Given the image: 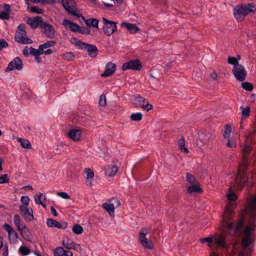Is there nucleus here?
Instances as JSON below:
<instances>
[{"label": "nucleus", "instance_id": "3", "mask_svg": "<svg viewBox=\"0 0 256 256\" xmlns=\"http://www.w3.org/2000/svg\"><path fill=\"white\" fill-rule=\"evenodd\" d=\"M256 8L252 4H242L236 6L234 8V16L238 22H242L246 16L250 13H254Z\"/></svg>", "mask_w": 256, "mask_h": 256}, {"label": "nucleus", "instance_id": "1", "mask_svg": "<svg viewBox=\"0 0 256 256\" xmlns=\"http://www.w3.org/2000/svg\"><path fill=\"white\" fill-rule=\"evenodd\" d=\"M252 140L250 139L248 136L246 138V142L244 148H242V162L240 164L238 168L237 176L236 178V184L238 188L242 190L244 186H252L253 182H249L250 178H253V174L252 172L248 174L247 170L249 163L248 162V156L250 152L252 150L250 146Z\"/></svg>", "mask_w": 256, "mask_h": 256}, {"label": "nucleus", "instance_id": "55", "mask_svg": "<svg viewBox=\"0 0 256 256\" xmlns=\"http://www.w3.org/2000/svg\"><path fill=\"white\" fill-rule=\"evenodd\" d=\"M38 2L42 4H54L56 2V0H38Z\"/></svg>", "mask_w": 256, "mask_h": 256}, {"label": "nucleus", "instance_id": "22", "mask_svg": "<svg viewBox=\"0 0 256 256\" xmlns=\"http://www.w3.org/2000/svg\"><path fill=\"white\" fill-rule=\"evenodd\" d=\"M214 134L213 131L204 130L199 134V138L204 144H208L212 139Z\"/></svg>", "mask_w": 256, "mask_h": 256}, {"label": "nucleus", "instance_id": "12", "mask_svg": "<svg viewBox=\"0 0 256 256\" xmlns=\"http://www.w3.org/2000/svg\"><path fill=\"white\" fill-rule=\"evenodd\" d=\"M142 68V64L140 61L138 60H130L128 62L124 63L122 66V70H140Z\"/></svg>", "mask_w": 256, "mask_h": 256}, {"label": "nucleus", "instance_id": "43", "mask_svg": "<svg viewBox=\"0 0 256 256\" xmlns=\"http://www.w3.org/2000/svg\"><path fill=\"white\" fill-rule=\"evenodd\" d=\"M19 252L22 256H27L30 254V250L25 246H20Z\"/></svg>", "mask_w": 256, "mask_h": 256}, {"label": "nucleus", "instance_id": "40", "mask_svg": "<svg viewBox=\"0 0 256 256\" xmlns=\"http://www.w3.org/2000/svg\"><path fill=\"white\" fill-rule=\"evenodd\" d=\"M186 175L187 182H188L190 184L192 185L196 184V180L194 176L191 174L189 172L186 173Z\"/></svg>", "mask_w": 256, "mask_h": 256}, {"label": "nucleus", "instance_id": "46", "mask_svg": "<svg viewBox=\"0 0 256 256\" xmlns=\"http://www.w3.org/2000/svg\"><path fill=\"white\" fill-rule=\"evenodd\" d=\"M78 32L82 34L88 35L90 34V30L86 26H84L82 28L80 27Z\"/></svg>", "mask_w": 256, "mask_h": 256}, {"label": "nucleus", "instance_id": "52", "mask_svg": "<svg viewBox=\"0 0 256 256\" xmlns=\"http://www.w3.org/2000/svg\"><path fill=\"white\" fill-rule=\"evenodd\" d=\"M21 202L24 204L23 206H28L30 202V198L28 196H22L20 198Z\"/></svg>", "mask_w": 256, "mask_h": 256}, {"label": "nucleus", "instance_id": "11", "mask_svg": "<svg viewBox=\"0 0 256 256\" xmlns=\"http://www.w3.org/2000/svg\"><path fill=\"white\" fill-rule=\"evenodd\" d=\"M250 218V214H245V208L242 210L240 218L238 220L236 226L234 228V235H236L239 233H242L244 225V222L246 219L248 220Z\"/></svg>", "mask_w": 256, "mask_h": 256}, {"label": "nucleus", "instance_id": "26", "mask_svg": "<svg viewBox=\"0 0 256 256\" xmlns=\"http://www.w3.org/2000/svg\"><path fill=\"white\" fill-rule=\"evenodd\" d=\"M4 11L0 13V18L2 20H8L11 12L10 5L4 4L3 5Z\"/></svg>", "mask_w": 256, "mask_h": 256}, {"label": "nucleus", "instance_id": "53", "mask_svg": "<svg viewBox=\"0 0 256 256\" xmlns=\"http://www.w3.org/2000/svg\"><path fill=\"white\" fill-rule=\"evenodd\" d=\"M158 69L155 67H152L150 70V76L153 78H156L158 76Z\"/></svg>", "mask_w": 256, "mask_h": 256}, {"label": "nucleus", "instance_id": "34", "mask_svg": "<svg viewBox=\"0 0 256 256\" xmlns=\"http://www.w3.org/2000/svg\"><path fill=\"white\" fill-rule=\"evenodd\" d=\"M8 238L10 243L15 244L18 242V235L16 232L14 230L8 234Z\"/></svg>", "mask_w": 256, "mask_h": 256}, {"label": "nucleus", "instance_id": "4", "mask_svg": "<svg viewBox=\"0 0 256 256\" xmlns=\"http://www.w3.org/2000/svg\"><path fill=\"white\" fill-rule=\"evenodd\" d=\"M228 62L234 66L232 72L236 79L239 82H244L246 80L247 73L244 66L239 64L238 59L236 57L230 56L228 58Z\"/></svg>", "mask_w": 256, "mask_h": 256}, {"label": "nucleus", "instance_id": "7", "mask_svg": "<svg viewBox=\"0 0 256 256\" xmlns=\"http://www.w3.org/2000/svg\"><path fill=\"white\" fill-rule=\"evenodd\" d=\"M24 24H20L18 26V32L16 34L15 40L22 44H29L32 43L31 39L26 36Z\"/></svg>", "mask_w": 256, "mask_h": 256}, {"label": "nucleus", "instance_id": "27", "mask_svg": "<svg viewBox=\"0 0 256 256\" xmlns=\"http://www.w3.org/2000/svg\"><path fill=\"white\" fill-rule=\"evenodd\" d=\"M80 17H81L82 19L84 21L86 26H92L93 27L98 28L99 20L98 19L94 18H90L86 20L84 16L82 14L80 16Z\"/></svg>", "mask_w": 256, "mask_h": 256}, {"label": "nucleus", "instance_id": "8", "mask_svg": "<svg viewBox=\"0 0 256 256\" xmlns=\"http://www.w3.org/2000/svg\"><path fill=\"white\" fill-rule=\"evenodd\" d=\"M214 241L216 247L220 249L223 252H226L228 251L230 244L226 239L225 234H221L216 236L214 238Z\"/></svg>", "mask_w": 256, "mask_h": 256}, {"label": "nucleus", "instance_id": "32", "mask_svg": "<svg viewBox=\"0 0 256 256\" xmlns=\"http://www.w3.org/2000/svg\"><path fill=\"white\" fill-rule=\"evenodd\" d=\"M26 4L28 5V10H29L30 12L38 14H42L44 12V10L39 8L38 6H32L30 8V4L28 2H26Z\"/></svg>", "mask_w": 256, "mask_h": 256}, {"label": "nucleus", "instance_id": "58", "mask_svg": "<svg viewBox=\"0 0 256 256\" xmlns=\"http://www.w3.org/2000/svg\"><path fill=\"white\" fill-rule=\"evenodd\" d=\"M44 48L42 46V44L38 46V49L36 50V54L40 56L42 54H44Z\"/></svg>", "mask_w": 256, "mask_h": 256}, {"label": "nucleus", "instance_id": "54", "mask_svg": "<svg viewBox=\"0 0 256 256\" xmlns=\"http://www.w3.org/2000/svg\"><path fill=\"white\" fill-rule=\"evenodd\" d=\"M8 43L3 38L0 39V50L6 48L8 46Z\"/></svg>", "mask_w": 256, "mask_h": 256}, {"label": "nucleus", "instance_id": "44", "mask_svg": "<svg viewBox=\"0 0 256 256\" xmlns=\"http://www.w3.org/2000/svg\"><path fill=\"white\" fill-rule=\"evenodd\" d=\"M69 28L71 31L78 32L79 31L80 26L76 23L72 22L70 26H69Z\"/></svg>", "mask_w": 256, "mask_h": 256}, {"label": "nucleus", "instance_id": "15", "mask_svg": "<svg viewBox=\"0 0 256 256\" xmlns=\"http://www.w3.org/2000/svg\"><path fill=\"white\" fill-rule=\"evenodd\" d=\"M40 28L43 29V33L49 38H53L55 36L56 30L54 26L46 22H44L40 25Z\"/></svg>", "mask_w": 256, "mask_h": 256}, {"label": "nucleus", "instance_id": "20", "mask_svg": "<svg viewBox=\"0 0 256 256\" xmlns=\"http://www.w3.org/2000/svg\"><path fill=\"white\" fill-rule=\"evenodd\" d=\"M74 0H62V1L63 7L68 14L78 18H80L81 14H78L76 10H72L70 6V4H72Z\"/></svg>", "mask_w": 256, "mask_h": 256}, {"label": "nucleus", "instance_id": "10", "mask_svg": "<svg viewBox=\"0 0 256 256\" xmlns=\"http://www.w3.org/2000/svg\"><path fill=\"white\" fill-rule=\"evenodd\" d=\"M233 210L230 206H227L226 207L224 214L223 215L222 218V226H224L225 224H226L227 229L228 230H234V223L233 222L228 223V222L232 220L233 216Z\"/></svg>", "mask_w": 256, "mask_h": 256}, {"label": "nucleus", "instance_id": "16", "mask_svg": "<svg viewBox=\"0 0 256 256\" xmlns=\"http://www.w3.org/2000/svg\"><path fill=\"white\" fill-rule=\"evenodd\" d=\"M23 68V64L20 57L15 58L12 61L10 62L6 68V72H10L14 70H21Z\"/></svg>", "mask_w": 256, "mask_h": 256}, {"label": "nucleus", "instance_id": "61", "mask_svg": "<svg viewBox=\"0 0 256 256\" xmlns=\"http://www.w3.org/2000/svg\"><path fill=\"white\" fill-rule=\"evenodd\" d=\"M152 106L151 104H150L148 103L146 104H142V108H144V110H146V111H149L152 109Z\"/></svg>", "mask_w": 256, "mask_h": 256}, {"label": "nucleus", "instance_id": "24", "mask_svg": "<svg viewBox=\"0 0 256 256\" xmlns=\"http://www.w3.org/2000/svg\"><path fill=\"white\" fill-rule=\"evenodd\" d=\"M68 136L75 142L78 141L82 136V131L80 129H70L68 134Z\"/></svg>", "mask_w": 256, "mask_h": 256}, {"label": "nucleus", "instance_id": "31", "mask_svg": "<svg viewBox=\"0 0 256 256\" xmlns=\"http://www.w3.org/2000/svg\"><path fill=\"white\" fill-rule=\"evenodd\" d=\"M22 54L26 56H28V54L34 56L36 55V49L32 46H30L28 49V46H26L22 50Z\"/></svg>", "mask_w": 256, "mask_h": 256}, {"label": "nucleus", "instance_id": "51", "mask_svg": "<svg viewBox=\"0 0 256 256\" xmlns=\"http://www.w3.org/2000/svg\"><path fill=\"white\" fill-rule=\"evenodd\" d=\"M85 172L86 174V178L88 179L89 178H92L94 177V172L90 168H86Z\"/></svg>", "mask_w": 256, "mask_h": 256}, {"label": "nucleus", "instance_id": "50", "mask_svg": "<svg viewBox=\"0 0 256 256\" xmlns=\"http://www.w3.org/2000/svg\"><path fill=\"white\" fill-rule=\"evenodd\" d=\"M9 182V178L7 174H0V184H5Z\"/></svg>", "mask_w": 256, "mask_h": 256}, {"label": "nucleus", "instance_id": "29", "mask_svg": "<svg viewBox=\"0 0 256 256\" xmlns=\"http://www.w3.org/2000/svg\"><path fill=\"white\" fill-rule=\"evenodd\" d=\"M132 101L136 107L142 108V104L144 102L145 98L144 97L142 96L140 94H137L134 96Z\"/></svg>", "mask_w": 256, "mask_h": 256}, {"label": "nucleus", "instance_id": "35", "mask_svg": "<svg viewBox=\"0 0 256 256\" xmlns=\"http://www.w3.org/2000/svg\"><path fill=\"white\" fill-rule=\"evenodd\" d=\"M18 141L20 142L21 146L24 148L30 149L32 148V145L30 142L26 139L19 138Z\"/></svg>", "mask_w": 256, "mask_h": 256}, {"label": "nucleus", "instance_id": "49", "mask_svg": "<svg viewBox=\"0 0 256 256\" xmlns=\"http://www.w3.org/2000/svg\"><path fill=\"white\" fill-rule=\"evenodd\" d=\"M99 104L100 106L104 107L106 104V98L104 94L100 95L99 100Z\"/></svg>", "mask_w": 256, "mask_h": 256}, {"label": "nucleus", "instance_id": "57", "mask_svg": "<svg viewBox=\"0 0 256 256\" xmlns=\"http://www.w3.org/2000/svg\"><path fill=\"white\" fill-rule=\"evenodd\" d=\"M227 198L228 200H235L237 199L238 196L235 193L232 192L228 194Z\"/></svg>", "mask_w": 256, "mask_h": 256}, {"label": "nucleus", "instance_id": "2", "mask_svg": "<svg viewBox=\"0 0 256 256\" xmlns=\"http://www.w3.org/2000/svg\"><path fill=\"white\" fill-rule=\"evenodd\" d=\"M245 214H250L248 225L243 229L242 232L244 236H250L256 228V195L252 198L249 204L245 207Z\"/></svg>", "mask_w": 256, "mask_h": 256}, {"label": "nucleus", "instance_id": "42", "mask_svg": "<svg viewBox=\"0 0 256 256\" xmlns=\"http://www.w3.org/2000/svg\"><path fill=\"white\" fill-rule=\"evenodd\" d=\"M70 42L72 44L74 43V45L80 50L81 46H82L80 43H84L82 42L81 40H78V38L76 37H72L70 40Z\"/></svg>", "mask_w": 256, "mask_h": 256}, {"label": "nucleus", "instance_id": "36", "mask_svg": "<svg viewBox=\"0 0 256 256\" xmlns=\"http://www.w3.org/2000/svg\"><path fill=\"white\" fill-rule=\"evenodd\" d=\"M240 108L242 110V119L248 118L250 114V108L249 106H246V108H244V106H241Z\"/></svg>", "mask_w": 256, "mask_h": 256}, {"label": "nucleus", "instance_id": "5", "mask_svg": "<svg viewBox=\"0 0 256 256\" xmlns=\"http://www.w3.org/2000/svg\"><path fill=\"white\" fill-rule=\"evenodd\" d=\"M14 222L17 230L20 232V235L22 238L26 241L31 242L33 239L30 230L26 228V225H24L22 228L20 226V216L18 214H15L14 218Z\"/></svg>", "mask_w": 256, "mask_h": 256}, {"label": "nucleus", "instance_id": "18", "mask_svg": "<svg viewBox=\"0 0 256 256\" xmlns=\"http://www.w3.org/2000/svg\"><path fill=\"white\" fill-rule=\"evenodd\" d=\"M44 22L42 17L40 16H36L34 18L29 17L28 18L26 23L28 24L32 29H36L38 26L40 28V25Z\"/></svg>", "mask_w": 256, "mask_h": 256}, {"label": "nucleus", "instance_id": "62", "mask_svg": "<svg viewBox=\"0 0 256 256\" xmlns=\"http://www.w3.org/2000/svg\"><path fill=\"white\" fill-rule=\"evenodd\" d=\"M200 241L202 242H208L210 244L212 243V242H213L212 238L211 237H207V238H202L200 239Z\"/></svg>", "mask_w": 256, "mask_h": 256}, {"label": "nucleus", "instance_id": "25", "mask_svg": "<svg viewBox=\"0 0 256 256\" xmlns=\"http://www.w3.org/2000/svg\"><path fill=\"white\" fill-rule=\"evenodd\" d=\"M120 25L126 28L130 34H135L140 30L139 28L134 24L122 22Z\"/></svg>", "mask_w": 256, "mask_h": 256}, {"label": "nucleus", "instance_id": "37", "mask_svg": "<svg viewBox=\"0 0 256 256\" xmlns=\"http://www.w3.org/2000/svg\"><path fill=\"white\" fill-rule=\"evenodd\" d=\"M62 244L64 246V247H66L68 249H71L73 248L74 250H76L77 251H80L81 250V247L79 244H74V246H72L70 244H69L68 246V243H65V242L64 240H62Z\"/></svg>", "mask_w": 256, "mask_h": 256}, {"label": "nucleus", "instance_id": "30", "mask_svg": "<svg viewBox=\"0 0 256 256\" xmlns=\"http://www.w3.org/2000/svg\"><path fill=\"white\" fill-rule=\"evenodd\" d=\"M102 207L109 214L110 216H114V203L107 204L104 203L102 204Z\"/></svg>", "mask_w": 256, "mask_h": 256}, {"label": "nucleus", "instance_id": "19", "mask_svg": "<svg viewBox=\"0 0 256 256\" xmlns=\"http://www.w3.org/2000/svg\"><path fill=\"white\" fill-rule=\"evenodd\" d=\"M20 212L22 214L26 220L27 222H32L34 219L32 210L31 208L30 212L27 206H20Z\"/></svg>", "mask_w": 256, "mask_h": 256}, {"label": "nucleus", "instance_id": "56", "mask_svg": "<svg viewBox=\"0 0 256 256\" xmlns=\"http://www.w3.org/2000/svg\"><path fill=\"white\" fill-rule=\"evenodd\" d=\"M36 196L37 198L35 197V201L37 204H42V201L41 200V197L42 196H44V200H46L45 196H44L42 193H40L39 194H36Z\"/></svg>", "mask_w": 256, "mask_h": 256}, {"label": "nucleus", "instance_id": "59", "mask_svg": "<svg viewBox=\"0 0 256 256\" xmlns=\"http://www.w3.org/2000/svg\"><path fill=\"white\" fill-rule=\"evenodd\" d=\"M4 229L6 230L8 234L14 230V229L9 225V224L5 223L2 226Z\"/></svg>", "mask_w": 256, "mask_h": 256}, {"label": "nucleus", "instance_id": "21", "mask_svg": "<svg viewBox=\"0 0 256 256\" xmlns=\"http://www.w3.org/2000/svg\"><path fill=\"white\" fill-rule=\"evenodd\" d=\"M46 224L50 228H56L58 229L64 230L68 227V222H64L60 223L55 220L52 218H48L46 221Z\"/></svg>", "mask_w": 256, "mask_h": 256}, {"label": "nucleus", "instance_id": "48", "mask_svg": "<svg viewBox=\"0 0 256 256\" xmlns=\"http://www.w3.org/2000/svg\"><path fill=\"white\" fill-rule=\"evenodd\" d=\"M63 252L64 248L62 247H58L54 250V256H61Z\"/></svg>", "mask_w": 256, "mask_h": 256}, {"label": "nucleus", "instance_id": "17", "mask_svg": "<svg viewBox=\"0 0 256 256\" xmlns=\"http://www.w3.org/2000/svg\"><path fill=\"white\" fill-rule=\"evenodd\" d=\"M80 44L82 46L80 50H86L88 52V55L92 58H95L96 56L98 50L95 45L88 44L86 42L80 43Z\"/></svg>", "mask_w": 256, "mask_h": 256}, {"label": "nucleus", "instance_id": "39", "mask_svg": "<svg viewBox=\"0 0 256 256\" xmlns=\"http://www.w3.org/2000/svg\"><path fill=\"white\" fill-rule=\"evenodd\" d=\"M130 118L132 120L140 121L142 120V114L141 112L132 113Z\"/></svg>", "mask_w": 256, "mask_h": 256}, {"label": "nucleus", "instance_id": "14", "mask_svg": "<svg viewBox=\"0 0 256 256\" xmlns=\"http://www.w3.org/2000/svg\"><path fill=\"white\" fill-rule=\"evenodd\" d=\"M148 233V230L142 228L139 233V240L143 246L148 249L153 248V244L150 240L146 238V236Z\"/></svg>", "mask_w": 256, "mask_h": 256}, {"label": "nucleus", "instance_id": "63", "mask_svg": "<svg viewBox=\"0 0 256 256\" xmlns=\"http://www.w3.org/2000/svg\"><path fill=\"white\" fill-rule=\"evenodd\" d=\"M178 144L179 148H180L182 147L185 146V140L184 137H182L178 141Z\"/></svg>", "mask_w": 256, "mask_h": 256}, {"label": "nucleus", "instance_id": "23", "mask_svg": "<svg viewBox=\"0 0 256 256\" xmlns=\"http://www.w3.org/2000/svg\"><path fill=\"white\" fill-rule=\"evenodd\" d=\"M116 70V66L112 62H108L106 64L104 72L100 76L102 77H107L111 76Z\"/></svg>", "mask_w": 256, "mask_h": 256}, {"label": "nucleus", "instance_id": "13", "mask_svg": "<svg viewBox=\"0 0 256 256\" xmlns=\"http://www.w3.org/2000/svg\"><path fill=\"white\" fill-rule=\"evenodd\" d=\"M148 233V230L142 228L139 233V240L143 246L148 249L153 248V244L150 240L146 238V236Z\"/></svg>", "mask_w": 256, "mask_h": 256}, {"label": "nucleus", "instance_id": "6", "mask_svg": "<svg viewBox=\"0 0 256 256\" xmlns=\"http://www.w3.org/2000/svg\"><path fill=\"white\" fill-rule=\"evenodd\" d=\"M254 241V238L250 236H244L242 241L243 249L238 253V256H251L253 250V246L250 247H248V246Z\"/></svg>", "mask_w": 256, "mask_h": 256}, {"label": "nucleus", "instance_id": "41", "mask_svg": "<svg viewBox=\"0 0 256 256\" xmlns=\"http://www.w3.org/2000/svg\"><path fill=\"white\" fill-rule=\"evenodd\" d=\"M242 86L243 89L248 91H252L254 88L253 85L251 83L247 82H242Z\"/></svg>", "mask_w": 256, "mask_h": 256}, {"label": "nucleus", "instance_id": "64", "mask_svg": "<svg viewBox=\"0 0 256 256\" xmlns=\"http://www.w3.org/2000/svg\"><path fill=\"white\" fill-rule=\"evenodd\" d=\"M224 132L231 133L232 132V126L230 124H227L226 125Z\"/></svg>", "mask_w": 256, "mask_h": 256}, {"label": "nucleus", "instance_id": "45", "mask_svg": "<svg viewBox=\"0 0 256 256\" xmlns=\"http://www.w3.org/2000/svg\"><path fill=\"white\" fill-rule=\"evenodd\" d=\"M64 58L67 60H72L74 58V56L72 52H66L63 54Z\"/></svg>", "mask_w": 256, "mask_h": 256}, {"label": "nucleus", "instance_id": "60", "mask_svg": "<svg viewBox=\"0 0 256 256\" xmlns=\"http://www.w3.org/2000/svg\"><path fill=\"white\" fill-rule=\"evenodd\" d=\"M57 195L62 198L64 199H68L70 198L68 194L65 192H58Z\"/></svg>", "mask_w": 256, "mask_h": 256}, {"label": "nucleus", "instance_id": "33", "mask_svg": "<svg viewBox=\"0 0 256 256\" xmlns=\"http://www.w3.org/2000/svg\"><path fill=\"white\" fill-rule=\"evenodd\" d=\"M193 192H196L200 194L202 192V189L198 185L191 186L188 188V192L192 194Z\"/></svg>", "mask_w": 256, "mask_h": 256}, {"label": "nucleus", "instance_id": "38", "mask_svg": "<svg viewBox=\"0 0 256 256\" xmlns=\"http://www.w3.org/2000/svg\"><path fill=\"white\" fill-rule=\"evenodd\" d=\"M72 232L77 234L82 233L84 231L83 228L79 224H74L72 228Z\"/></svg>", "mask_w": 256, "mask_h": 256}, {"label": "nucleus", "instance_id": "28", "mask_svg": "<svg viewBox=\"0 0 256 256\" xmlns=\"http://www.w3.org/2000/svg\"><path fill=\"white\" fill-rule=\"evenodd\" d=\"M118 172V168L116 165H108L105 167V174L108 176H114Z\"/></svg>", "mask_w": 256, "mask_h": 256}, {"label": "nucleus", "instance_id": "47", "mask_svg": "<svg viewBox=\"0 0 256 256\" xmlns=\"http://www.w3.org/2000/svg\"><path fill=\"white\" fill-rule=\"evenodd\" d=\"M56 42L54 40H49L42 44L44 49L52 47L56 44Z\"/></svg>", "mask_w": 256, "mask_h": 256}, {"label": "nucleus", "instance_id": "9", "mask_svg": "<svg viewBox=\"0 0 256 256\" xmlns=\"http://www.w3.org/2000/svg\"><path fill=\"white\" fill-rule=\"evenodd\" d=\"M102 21L104 24L102 30L104 32L106 36H110L115 31H116L117 27L116 22L108 20L104 17L102 18Z\"/></svg>", "mask_w": 256, "mask_h": 256}]
</instances>
